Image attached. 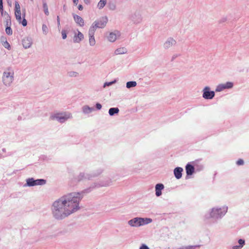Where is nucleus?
<instances>
[{
  "instance_id": "23",
  "label": "nucleus",
  "mask_w": 249,
  "mask_h": 249,
  "mask_svg": "<svg viewBox=\"0 0 249 249\" xmlns=\"http://www.w3.org/2000/svg\"><path fill=\"white\" fill-rule=\"evenodd\" d=\"M107 0H100L98 3V7L99 9L103 8L106 4Z\"/></svg>"
},
{
  "instance_id": "22",
  "label": "nucleus",
  "mask_w": 249,
  "mask_h": 249,
  "mask_svg": "<svg viewBox=\"0 0 249 249\" xmlns=\"http://www.w3.org/2000/svg\"><path fill=\"white\" fill-rule=\"evenodd\" d=\"M43 8L45 15L48 16L49 15V12L48 10V5L46 2H44L43 3Z\"/></svg>"
},
{
  "instance_id": "26",
  "label": "nucleus",
  "mask_w": 249,
  "mask_h": 249,
  "mask_svg": "<svg viewBox=\"0 0 249 249\" xmlns=\"http://www.w3.org/2000/svg\"><path fill=\"white\" fill-rule=\"evenodd\" d=\"M5 32L8 35H11L13 33L12 30L10 27H7L6 28Z\"/></svg>"
},
{
  "instance_id": "32",
  "label": "nucleus",
  "mask_w": 249,
  "mask_h": 249,
  "mask_svg": "<svg viewBox=\"0 0 249 249\" xmlns=\"http://www.w3.org/2000/svg\"><path fill=\"white\" fill-rule=\"evenodd\" d=\"M139 249H149V247L145 244H142Z\"/></svg>"
},
{
  "instance_id": "28",
  "label": "nucleus",
  "mask_w": 249,
  "mask_h": 249,
  "mask_svg": "<svg viewBox=\"0 0 249 249\" xmlns=\"http://www.w3.org/2000/svg\"><path fill=\"white\" fill-rule=\"evenodd\" d=\"M42 28V31L43 32V33L45 34H47L48 32V28L47 26L45 24H43Z\"/></svg>"
},
{
  "instance_id": "18",
  "label": "nucleus",
  "mask_w": 249,
  "mask_h": 249,
  "mask_svg": "<svg viewBox=\"0 0 249 249\" xmlns=\"http://www.w3.org/2000/svg\"><path fill=\"white\" fill-rule=\"evenodd\" d=\"M94 34H92V32H90V29L89 31V42L90 45L93 46L95 44V40L93 36Z\"/></svg>"
},
{
  "instance_id": "10",
  "label": "nucleus",
  "mask_w": 249,
  "mask_h": 249,
  "mask_svg": "<svg viewBox=\"0 0 249 249\" xmlns=\"http://www.w3.org/2000/svg\"><path fill=\"white\" fill-rule=\"evenodd\" d=\"M215 93L211 91L209 87H206L203 89V97L206 99H211L214 96Z\"/></svg>"
},
{
  "instance_id": "5",
  "label": "nucleus",
  "mask_w": 249,
  "mask_h": 249,
  "mask_svg": "<svg viewBox=\"0 0 249 249\" xmlns=\"http://www.w3.org/2000/svg\"><path fill=\"white\" fill-rule=\"evenodd\" d=\"M15 14L16 18L17 20L19 23H21L23 26H26L27 25V22L25 18V14L24 15L23 19L22 20L21 17V11H20V7L18 2H15Z\"/></svg>"
},
{
  "instance_id": "31",
  "label": "nucleus",
  "mask_w": 249,
  "mask_h": 249,
  "mask_svg": "<svg viewBox=\"0 0 249 249\" xmlns=\"http://www.w3.org/2000/svg\"><path fill=\"white\" fill-rule=\"evenodd\" d=\"M92 110H83V113L84 115H88L91 112Z\"/></svg>"
},
{
  "instance_id": "36",
  "label": "nucleus",
  "mask_w": 249,
  "mask_h": 249,
  "mask_svg": "<svg viewBox=\"0 0 249 249\" xmlns=\"http://www.w3.org/2000/svg\"><path fill=\"white\" fill-rule=\"evenodd\" d=\"M78 8L79 10H82L83 9V7L82 5H79L78 6Z\"/></svg>"
},
{
  "instance_id": "27",
  "label": "nucleus",
  "mask_w": 249,
  "mask_h": 249,
  "mask_svg": "<svg viewBox=\"0 0 249 249\" xmlns=\"http://www.w3.org/2000/svg\"><path fill=\"white\" fill-rule=\"evenodd\" d=\"M119 110H109V114L110 116H113L115 114L118 113Z\"/></svg>"
},
{
  "instance_id": "2",
  "label": "nucleus",
  "mask_w": 249,
  "mask_h": 249,
  "mask_svg": "<svg viewBox=\"0 0 249 249\" xmlns=\"http://www.w3.org/2000/svg\"><path fill=\"white\" fill-rule=\"evenodd\" d=\"M227 211V206H223L221 208H213L211 209L210 213L205 215V217L206 219L210 218L214 219H220L225 215Z\"/></svg>"
},
{
  "instance_id": "33",
  "label": "nucleus",
  "mask_w": 249,
  "mask_h": 249,
  "mask_svg": "<svg viewBox=\"0 0 249 249\" xmlns=\"http://www.w3.org/2000/svg\"><path fill=\"white\" fill-rule=\"evenodd\" d=\"M0 10L3 11L2 0H0Z\"/></svg>"
},
{
  "instance_id": "21",
  "label": "nucleus",
  "mask_w": 249,
  "mask_h": 249,
  "mask_svg": "<svg viewBox=\"0 0 249 249\" xmlns=\"http://www.w3.org/2000/svg\"><path fill=\"white\" fill-rule=\"evenodd\" d=\"M108 40L110 42H114L116 39V35L114 33H110L108 37Z\"/></svg>"
},
{
  "instance_id": "34",
  "label": "nucleus",
  "mask_w": 249,
  "mask_h": 249,
  "mask_svg": "<svg viewBox=\"0 0 249 249\" xmlns=\"http://www.w3.org/2000/svg\"><path fill=\"white\" fill-rule=\"evenodd\" d=\"M101 107H102V105L100 104H99V103L96 104L97 109H101Z\"/></svg>"
},
{
  "instance_id": "16",
  "label": "nucleus",
  "mask_w": 249,
  "mask_h": 249,
  "mask_svg": "<svg viewBox=\"0 0 249 249\" xmlns=\"http://www.w3.org/2000/svg\"><path fill=\"white\" fill-rule=\"evenodd\" d=\"M22 42L23 47L26 49L29 48L32 43L31 39L28 37L24 38Z\"/></svg>"
},
{
  "instance_id": "7",
  "label": "nucleus",
  "mask_w": 249,
  "mask_h": 249,
  "mask_svg": "<svg viewBox=\"0 0 249 249\" xmlns=\"http://www.w3.org/2000/svg\"><path fill=\"white\" fill-rule=\"evenodd\" d=\"M71 117V115L69 112H62L58 113L52 115L51 116V118L52 120H56L60 123H63L68 119L70 118Z\"/></svg>"
},
{
  "instance_id": "20",
  "label": "nucleus",
  "mask_w": 249,
  "mask_h": 249,
  "mask_svg": "<svg viewBox=\"0 0 249 249\" xmlns=\"http://www.w3.org/2000/svg\"><path fill=\"white\" fill-rule=\"evenodd\" d=\"M126 52V50L125 48H121L117 49L115 53L116 54H121L125 53Z\"/></svg>"
},
{
  "instance_id": "17",
  "label": "nucleus",
  "mask_w": 249,
  "mask_h": 249,
  "mask_svg": "<svg viewBox=\"0 0 249 249\" xmlns=\"http://www.w3.org/2000/svg\"><path fill=\"white\" fill-rule=\"evenodd\" d=\"M194 167L190 164H187L186 166V171L187 175H192L194 172Z\"/></svg>"
},
{
  "instance_id": "1",
  "label": "nucleus",
  "mask_w": 249,
  "mask_h": 249,
  "mask_svg": "<svg viewBox=\"0 0 249 249\" xmlns=\"http://www.w3.org/2000/svg\"><path fill=\"white\" fill-rule=\"evenodd\" d=\"M112 182L109 178L100 180L81 192L71 193L60 197L53 203L51 210L53 217L57 220H62L75 213L80 209L79 202L85 194L96 188L108 186Z\"/></svg>"
},
{
  "instance_id": "11",
  "label": "nucleus",
  "mask_w": 249,
  "mask_h": 249,
  "mask_svg": "<svg viewBox=\"0 0 249 249\" xmlns=\"http://www.w3.org/2000/svg\"><path fill=\"white\" fill-rule=\"evenodd\" d=\"M233 87V83L231 82H228L226 83L219 85L216 89L217 91H221L224 89H230Z\"/></svg>"
},
{
  "instance_id": "41",
  "label": "nucleus",
  "mask_w": 249,
  "mask_h": 249,
  "mask_svg": "<svg viewBox=\"0 0 249 249\" xmlns=\"http://www.w3.org/2000/svg\"><path fill=\"white\" fill-rule=\"evenodd\" d=\"M87 109H90V108H89V107H88V108H87Z\"/></svg>"
},
{
  "instance_id": "12",
  "label": "nucleus",
  "mask_w": 249,
  "mask_h": 249,
  "mask_svg": "<svg viewBox=\"0 0 249 249\" xmlns=\"http://www.w3.org/2000/svg\"><path fill=\"white\" fill-rule=\"evenodd\" d=\"M164 187L163 184L158 183L155 186V194L157 196H160L161 195V191L164 189Z\"/></svg>"
},
{
  "instance_id": "30",
  "label": "nucleus",
  "mask_w": 249,
  "mask_h": 249,
  "mask_svg": "<svg viewBox=\"0 0 249 249\" xmlns=\"http://www.w3.org/2000/svg\"><path fill=\"white\" fill-rule=\"evenodd\" d=\"M244 160L242 159H239L237 161H236V164L238 165H243L244 164Z\"/></svg>"
},
{
  "instance_id": "25",
  "label": "nucleus",
  "mask_w": 249,
  "mask_h": 249,
  "mask_svg": "<svg viewBox=\"0 0 249 249\" xmlns=\"http://www.w3.org/2000/svg\"><path fill=\"white\" fill-rule=\"evenodd\" d=\"M176 42L175 40L173 39H171L170 40L167 41L165 43V46L166 47L168 48L170 47V44H175Z\"/></svg>"
},
{
  "instance_id": "39",
  "label": "nucleus",
  "mask_w": 249,
  "mask_h": 249,
  "mask_svg": "<svg viewBox=\"0 0 249 249\" xmlns=\"http://www.w3.org/2000/svg\"><path fill=\"white\" fill-rule=\"evenodd\" d=\"M6 44L8 45V47H10V45L9 44V43L8 42H6Z\"/></svg>"
},
{
  "instance_id": "40",
  "label": "nucleus",
  "mask_w": 249,
  "mask_h": 249,
  "mask_svg": "<svg viewBox=\"0 0 249 249\" xmlns=\"http://www.w3.org/2000/svg\"><path fill=\"white\" fill-rule=\"evenodd\" d=\"M110 109H118V108L113 107V108H110Z\"/></svg>"
},
{
  "instance_id": "37",
  "label": "nucleus",
  "mask_w": 249,
  "mask_h": 249,
  "mask_svg": "<svg viewBox=\"0 0 249 249\" xmlns=\"http://www.w3.org/2000/svg\"><path fill=\"white\" fill-rule=\"evenodd\" d=\"M114 82H109V83H106L105 84V86L107 85V86H110L111 85L112 83H113Z\"/></svg>"
},
{
  "instance_id": "24",
  "label": "nucleus",
  "mask_w": 249,
  "mask_h": 249,
  "mask_svg": "<svg viewBox=\"0 0 249 249\" xmlns=\"http://www.w3.org/2000/svg\"><path fill=\"white\" fill-rule=\"evenodd\" d=\"M137 83L135 81H130L126 83V87L127 88H130L131 87H134L136 86Z\"/></svg>"
},
{
  "instance_id": "29",
  "label": "nucleus",
  "mask_w": 249,
  "mask_h": 249,
  "mask_svg": "<svg viewBox=\"0 0 249 249\" xmlns=\"http://www.w3.org/2000/svg\"><path fill=\"white\" fill-rule=\"evenodd\" d=\"M61 34L63 39H65L67 37V32L65 30H63L61 32Z\"/></svg>"
},
{
  "instance_id": "19",
  "label": "nucleus",
  "mask_w": 249,
  "mask_h": 249,
  "mask_svg": "<svg viewBox=\"0 0 249 249\" xmlns=\"http://www.w3.org/2000/svg\"><path fill=\"white\" fill-rule=\"evenodd\" d=\"M239 245L234 246L232 247L233 249H241L245 245V240L240 239L238 240Z\"/></svg>"
},
{
  "instance_id": "3",
  "label": "nucleus",
  "mask_w": 249,
  "mask_h": 249,
  "mask_svg": "<svg viewBox=\"0 0 249 249\" xmlns=\"http://www.w3.org/2000/svg\"><path fill=\"white\" fill-rule=\"evenodd\" d=\"M152 221L150 218L136 217L128 220L127 224L131 228H138L148 224Z\"/></svg>"
},
{
  "instance_id": "9",
  "label": "nucleus",
  "mask_w": 249,
  "mask_h": 249,
  "mask_svg": "<svg viewBox=\"0 0 249 249\" xmlns=\"http://www.w3.org/2000/svg\"><path fill=\"white\" fill-rule=\"evenodd\" d=\"M46 180L43 179H35L34 178H29L26 179V183L24 186H34L36 185H43L45 184Z\"/></svg>"
},
{
  "instance_id": "35",
  "label": "nucleus",
  "mask_w": 249,
  "mask_h": 249,
  "mask_svg": "<svg viewBox=\"0 0 249 249\" xmlns=\"http://www.w3.org/2000/svg\"><path fill=\"white\" fill-rule=\"evenodd\" d=\"M57 21L58 25H60V18H59V16H57Z\"/></svg>"
},
{
  "instance_id": "4",
  "label": "nucleus",
  "mask_w": 249,
  "mask_h": 249,
  "mask_svg": "<svg viewBox=\"0 0 249 249\" xmlns=\"http://www.w3.org/2000/svg\"><path fill=\"white\" fill-rule=\"evenodd\" d=\"M103 172V169L99 168L94 171L92 173L89 174L84 172L80 173L77 176L76 179L78 181L88 179L91 180L92 178L98 177Z\"/></svg>"
},
{
  "instance_id": "13",
  "label": "nucleus",
  "mask_w": 249,
  "mask_h": 249,
  "mask_svg": "<svg viewBox=\"0 0 249 249\" xmlns=\"http://www.w3.org/2000/svg\"><path fill=\"white\" fill-rule=\"evenodd\" d=\"M183 169L181 167H176L174 170V175L177 179H179L182 177Z\"/></svg>"
},
{
  "instance_id": "8",
  "label": "nucleus",
  "mask_w": 249,
  "mask_h": 249,
  "mask_svg": "<svg viewBox=\"0 0 249 249\" xmlns=\"http://www.w3.org/2000/svg\"><path fill=\"white\" fill-rule=\"evenodd\" d=\"M14 71L13 70L8 69L3 72L2 80L3 83L8 86L12 82L13 80Z\"/></svg>"
},
{
  "instance_id": "14",
  "label": "nucleus",
  "mask_w": 249,
  "mask_h": 249,
  "mask_svg": "<svg viewBox=\"0 0 249 249\" xmlns=\"http://www.w3.org/2000/svg\"><path fill=\"white\" fill-rule=\"evenodd\" d=\"M73 17L75 22L79 26H83L84 25V21L81 17L75 14H73Z\"/></svg>"
},
{
  "instance_id": "38",
  "label": "nucleus",
  "mask_w": 249,
  "mask_h": 249,
  "mask_svg": "<svg viewBox=\"0 0 249 249\" xmlns=\"http://www.w3.org/2000/svg\"><path fill=\"white\" fill-rule=\"evenodd\" d=\"M74 4L76 5L78 4V0H73Z\"/></svg>"
},
{
  "instance_id": "15",
  "label": "nucleus",
  "mask_w": 249,
  "mask_h": 249,
  "mask_svg": "<svg viewBox=\"0 0 249 249\" xmlns=\"http://www.w3.org/2000/svg\"><path fill=\"white\" fill-rule=\"evenodd\" d=\"M84 38V36L82 33L78 31V33L75 34L73 37L74 42L79 43Z\"/></svg>"
},
{
  "instance_id": "6",
  "label": "nucleus",
  "mask_w": 249,
  "mask_h": 249,
  "mask_svg": "<svg viewBox=\"0 0 249 249\" xmlns=\"http://www.w3.org/2000/svg\"><path fill=\"white\" fill-rule=\"evenodd\" d=\"M107 22V17H102L99 19L95 21L90 27V32L92 34H94V32L97 28H104Z\"/></svg>"
}]
</instances>
